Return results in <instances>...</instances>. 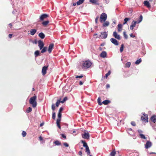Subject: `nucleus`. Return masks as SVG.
I'll use <instances>...</instances> for the list:
<instances>
[{"instance_id":"nucleus-60","label":"nucleus","mask_w":156,"mask_h":156,"mask_svg":"<svg viewBox=\"0 0 156 156\" xmlns=\"http://www.w3.org/2000/svg\"><path fill=\"white\" fill-rule=\"evenodd\" d=\"M105 1V2L106 4H108L109 2V0H104Z\"/></svg>"},{"instance_id":"nucleus-34","label":"nucleus","mask_w":156,"mask_h":156,"mask_svg":"<svg viewBox=\"0 0 156 156\" xmlns=\"http://www.w3.org/2000/svg\"><path fill=\"white\" fill-rule=\"evenodd\" d=\"M84 1V0H79L76 2L77 5H79L82 4L83 2Z\"/></svg>"},{"instance_id":"nucleus-18","label":"nucleus","mask_w":156,"mask_h":156,"mask_svg":"<svg viewBox=\"0 0 156 156\" xmlns=\"http://www.w3.org/2000/svg\"><path fill=\"white\" fill-rule=\"evenodd\" d=\"M30 34L32 35H34L36 32L37 30L35 29H31L30 31Z\"/></svg>"},{"instance_id":"nucleus-53","label":"nucleus","mask_w":156,"mask_h":156,"mask_svg":"<svg viewBox=\"0 0 156 156\" xmlns=\"http://www.w3.org/2000/svg\"><path fill=\"white\" fill-rule=\"evenodd\" d=\"M63 108L62 107H61L59 109L58 112L61 113V112L63 111Z\"/></svg>"},{"instance_id":"nucleus-15","label":"nucleus","mask_w":156,"mask_h":156,"mask_svg":"<svg viewBox=\"0 0 156 156\" xmlns=\"http://www.w3.org/2000/svg\"><path fill=\"white\" fill-rule=\"evenodd\" d=\"M150 119L153 123H155L156 122V115H152L151 118Z\"/></svg>"},{"instance_id":"nucleus-59","label":"nucleus","mask_w":156,"mask_h":156,"mask_svg":"<svg viewBox=\"0 0 156 156\" xmlns=\"http://www.w3.org/2000/svg\"><path fill=\"white\" fill-rule=\"evenodd\" d=\"M83 82L81 81H80L79 82V84L80 85H83Z\"/></svg>"},{"instance_id":"nucleus-20","label":"nucleus","mask_w":156,"mask_h":156,"mask_svg":"<svg viewBox=\"0 0 156 156\" xmlns=\"http://www.w3.org/2000/svg\"><path fill=\"white\" fill-rule=\"evenodd\" d=\"M38 36L41 39H43L45 37V34L42 32L40 33Z\"/></svg>"},{"instance_id":"nucleus-16","label":"nucleus","mask_w":156,"mask_h":156,"mask_svg":"<svg viewBox=\"0 0 156 156\" xmlns=\"http://www.w3.org/2000/svg\"><path fill=\"white\" fill-rule=\"evenodd\" d=\"M144 5L146 6L148 8H150L151 7V5H150L149 2L147 0L145 1L144 2Z\"/></svg>"},{"instance_id":"nucleus-8","label":"nucleus","mask_w":156,"mask_h":156,"mask_svg":"<svg viewBox=\"0 0 156 156\" xmlns=\"http://www.w3.org/2000/svg\"><path fill=\"white\" fill-rule=\"evenodd\" d=\"M137 23V21L135 20H133L131 23V25L130 27V29L132 30L134 29V27L136 26Z\"/></svg>"},{"instance_id":"nucleus-5","label":"nucleus","mask_w":156,"mask_h":156,"mask_svg":"<svg viewBox=\"0 0 156 156\" xmlns=\"http://www.w3.org/2000/svg\"><path fill=\"white\" fill-rule=\"evenodd\" d=\"M38 45L39 47L40 50H41L44 45V44L43 42L41 40H39L38 41Z\"/></svg>"},{"instance_id":"nucleus-54","label":"nucleus","mask_w":156,"mask_h":156,"mask_svg":"<svg viewBox=\"0 0 156 156\" xmlns=\"http://www.w3.org/2000/svg\"><path fill=\"white\" fill-rule=\"evenodd\" d=\"M61 136L64 138H66V136L64 134H61Z\"/></svg>"},{"instance_id":"nucleus-19","label":"nucleus","mask_w":156,"mask_h":156,"mask_svg":"<svg viewBox=\"0 0 156 156\" xmlns=\"http://www.w3.org/2000/svg\"><path fill=\"white\" fill-rule=\"evenodd\" d=\"M98 0H90V2L95 5H99V3L98 2Z\"/></svg>"},{"instance_id":"nucleus-10","label":"nucleus","mask_w":156,"mask_h":156,"mask_svg":"<svg viewBox=\"0 0 156 156\" xmlns=\"http://www.w3.org/2000/svg\"><path fill=\"white\" fill-rule=\"evenodd\" d=\"M54 46V44L53 43H51L49 45L48 49V51L49 53H51Z\"/></svg>"},{"instance_id":"nucleus-13","label":"nucleus","mask_w":156,"mask_h":156,"mask_svg":"<svg viewBox=\"0 0 156 156\" xmlns=\"http://www.w3.org/2000/svg\"><path fill=\"white\" fill-rule=\"evenodd\" d=\"M47 68L48 67L46 66H44L43 67L42 70V73L43 75H44L46 74Z\"/></svg>"},{"instance_id":"nucleus-28","label":"nucleus","mask_w":156,"mask_h":156,"mask_svg":"<svg viewBox=\"0 0 156 156\" xmlns=\"http://www.w3.org/2000/svg\"><path fill=\"white\" fill-rule=\"evenodd\" d=\"M53 143L54 144H55V145H58V146H60L61 145V143L59 142V141L58 140H56V141H55Z\"/></svg>"},{"instance_id":"nucleus-51","label":"nucleus","mask_w":156,"mask_h":156,"mask_svg":"<svg viewBox=\"0 0 156 156\" xmlns=\"http://www.w3.org/2000/svg\"><path fill=\"white\" fill-rule=\"evenodd\" d=\"M131 125L133 126H136V123L134 121H132L131 122Z\"/></svg>"},{"instance_id":"nucleus-50","label":"nucleus","mask_w":156,"mask_h":156,"mask_svg":"<svg viewBox=\"0 0 156 156\" xmlns=\"http://www.w3.org/2000/svg\"><path fill=\"white\" fill-rule=\"evenodd\" d=\"M63 144L66 147H68L69 146V144L67 143L66 142L64 143H63Z\"/></svg>"},{"instance_id":"nucleus-63","label":"nucleus","mask_w":156,"mask_h":156,"mask_svg":"<svg viewBox=\"0 0 156 156\" xmlns=\"http://www.w3.org/2000/svg\"><path fill=\"white\" fill-rule=\"evenodd\" d=\"M138 132L139 133H142L143 132L141 130H140V129H138Z\"/></svg>"},{"instance_id":"nucleus-46","label":"nucleus","mask_w":156,"mask_h":156,"mask_svg":"<svg viewBox=\"0 0 156 156\" xmlns=\"http://www.w3.org/2000/svg\"><path fill=\"white\" fill-rule=\"evenodd\" d=\"M55 112H53L52 115V118L53 119H55Z\"/></svg>"},{"instance_id":"nucleus-45","label":"nucleus","mask_w":156,"mask_h":156,"mask_svg":"<svg viewBox=\"0 0 156 156\" xmlns=\"http://www.w3.org/2000/svg\"><path fill=\"white\" fill-rule=\"evenodd\" d=\"M83 75L82 74V75H80V76H76V77H75V78H76V79H77V78H82V77H83Z\"/></svg>"},{"instance_id":"nucleus-23","label":"nucleus","mask_w":156,"mask_h":156,"mask_svg":"<svg viewBox=\"0 0 156 156\" xmlns=\"http://www.w3.org/2000/svg\"><path fill=\"white\" fill-rule=\"evenodd\" d=\"M151 126H152L153 129L155 131H156V123H151Z\"/></svg>"},{"instance_id":"nucleus-39","label":"nucleus","mask_w":156,"mask_h":156,"mask_svg":"<svg viewBox=\"0 0 156 156\" xmlns=\"http://www.w3.org/2000/svg\"><path fill=\"white\" fill-rule=\"evenodd\" d=\"M67 100V98L66 97H65L62 101H60L61 103H63L65 101Z\"/></svg>"},{"instance_id":"nucleus-29","label":"nucleus","mask_w":156,"mask_h":156,"mask_svg":"<svg viewBox=\"0 0 156 156\" xmlns=\"http://www.w3.org/2000/svg\"><path fill=\"white\" fill-rule=\"evenodd\" d=\"M85 148L86 152L87 153V155H89L90 154V151L88 146L85 147Z\"/></svg>"},{"instance_id":"nucleus-38","label":"nucleus","mask_w":156,"mask_h":156,"mask_svg":"<svg viewBox=\"0 0 156 156\" xmlns=\"http://www.w3.org/2000/svg\"><path fill=\"white\" fill-rule=\"evenodd\" d=\"M124 45L123 44H122L121 45V46L120 48V50L121 52H122L123 50V48H124Z\"/></svg>"},{"instance_id":"nucleus-41","label":"nucleus","mask_w":156,"mask_h":156,"mask_svg":"<svg viewBox=\"0 0 156 156\" xmlns=\"http://www.w3.org/2000/svg\"><path fill=\"white\" fill-rule=\"evenodd\" d=\"M32 109L30 107H29L27 110H26V112L27 113H29L32 111Z\"/></svg>"},{"instance_id":"nucleus-44","label":"nucleus","mask_w":156,"mask_h":156,"mask_svg":"<svg viewBox=\"0 0 156 156\" xmlns=\"http://www.w3.org/2000/svg\"><path fill=\"white\" fill-rule=\"evenodd\" d=\"M22 134L23 137H25L27 135V133L25 131H23Z\"/></svg>"},{"instance_id":"nucleus-36","label":"nucleus","mask_w":156,"mask_h":156,"mask_svg":"<svg viewBox=\"0 0 156 156\" xmlns=\"http://www.w3.org/2000/svg\"><path fill=\"white\" fill-rule=\"evenodd\" d=\"M116 154V152L115 150H113L110 153V155L111 156H115Z\"/></svg>"},{"instance_id":"nucleus-52","label":"nucleus","mask_w":156,"mask_h":156,"mask_svg":"<svg viewBox=\"0 0 156 156\" xmlns=\"http://www.w3.org/2000/svg\"><path fill=\"white\" fill-rule=\"evenodd\" d=\"M99 16H97L96 18L95 19V22L96 23H98V20L99 19Z\"/></svg>"},{"instance_id":"nucleus-26","label":"nucleus","mask_w":156,"mask_h":156,"mask_svg":"<svg viewBox=\"0 0 156 156\" xmlns=\"http://www.w3.org/2000/svg\"><path fill=\"white\" fill-rule=\"evenodd\" d=\"M81 142L83 144V147H88L87 143L85 141L81 140Z\"/></svg>"},{"instance_id":"nucleus-58","label":"nucleus","mask_w":156,"mask_h":156,"mask_svg":"<svg viewBox=\"0 0 156 156\" xmlns=\"http://www.w3.org/2000/svg\"><path fill=\"white\" fill-rule=\"evenodd\" d=\"M57 126L58 127L59 129H61V126L60 125L59 123H56Z\"/></svg>"},{"instance_id":"nucleus-57","label":"nucleus","mask_w":156,"mask_h":156,"mask_svg":"<svg viewBox=\"0 0 156 156\" xmlns=\"http://www.w3.org/2000/svg\"><path fill=\"white\" fill-rule=\"evenodd\" d=\"M130 37H135V36L134 35H133V34L132 33L131 34H130Z\"/></svg>"},{"instance_id":"nucleus-42","label":"nucleus","mask_w":156,"mask_h":156,"mask_svg":"<svg viewBox=\"0 0 156 156\" xmlns=\"http://www.w3.org/2000/svg\"><path fill=\"white\" fill-rule=\"evenodd\" d=\"M123 34L125 39H127L128 38V37L127 35L126 34V33L125 31H124L123 32Z\"/></svg>"},{"instance_id":"nucleus-27","label":"nucleus","mask_w":156,"mask_h":156,"mask_svg":"<svg viewBox=\"0 0 156 156\" xmlns=\"http://www.w3.org/2000/svg\"><path fill=\"white\" fill-rule=\"evenodd\" d=\"M110 102V101H109V100H105L103 101L102 102V104H104L105 105H107Z\"/></svg>"},{"instance_id":"nucleus-4","label":"nucleus","mask_w":156,"mask_h":156,"mask_svg":"<svg viewBox=\"0 0 156 156\" xmlns=\"http://www.w3.org/2000/svg\"><path fill=\"white\" fill-rule=\"evenodd\" d=\"M83 138L85 139H88L89 138L90 135L87 131L85 130L83 134L82 135Z\"/></svg>"},{"instance_id":"nucleus-6","label":"nucleus","mask_w":156,"mask_h":156,"mask_svg":"<svg viewBox=\"0 0 156 156\" xmlns=\"http://www.w3.org/2000/svg\"><path fill=\"white\" fill-rule=\"evenodd\" d=\"M49 17V15L46 14H43L41 15L40 17V20L43 21L45 19Z\"/></svg>"},{"instance_id":"nucleus-25","label":"nucleus","mask_w":156,"mask_h":156,"mask_svg":"<svg viewBox=\"0 0 156 156\" xmlns=\"http://www.w3.org/2000/svg\"><path fill=\"white\" fill-rule=\"evenodd\" d=\"M109 24V23L108 21H105V22L103 24V26L104 27H105L108 26Z\"/></svg>"},{"instance_id":"nucleus-12","label":"nucleus","mask_w":156,"mask_h":156,"mask_svg":"<svg viewBox=\"0 0 156 156\" xmlns=\"http://www.w3.org/2000/svg\"><path fill=\"white\" fill-rule=\"evenodd\" d=\"M107 54L106 52L105 51H103L100 54V56L101 57L105 58L106 57Z\"/></svg>"},{"instance_id":"nucleus-14","label":"nucleus","mask_w":156,"mask_h":156,"mask_svg":"<svg viewBox=\"0 0 156 156\" xmlns=\"http://www.w3.org/2000/svg\"><path fill=\"white\" fill-rule=\"evenodd\" d=\"M107 34L105 32H102L101 33V36L102 39H105L107 38Z\"/></svg>"},{"instance_id":"nucleus-1","label":"nucleus","mask_w":156,"mask_h":156,"mask_svg":"<svg viewBox=\"0 0 156 156\" xmlns=\"http://www.w3.org/2000/svg\"><path fill=\"white\" fill-rule=\"evenodd\" d=\"M92 63L89 60H85L82 63V68L83 69H87L90 68L91 65Z\"/></svg>"},{"instance_id":"nucleus-11","label":"nucleus","mask_w":156,"mask_h":156,"mask_svg":"<svg viewBox=\"0 0 156 156\" xmlns=\"http://www.w3.org/2000/svg\"><path fill=\"white\" fill-rule=\"evenodd\" d=\"M113 35L116 39L119 40L121 39L119 35L118 34L116 31H115L113 32Z\"/></svg>"},{"instance_id":"nucleus-21","label":"nucleus","mask_w":156,"mask_h":156,"mask_svg":"<svg viewBox=\"0 0 156 156\" xmlns=\"http://www.w3.org/2000/svg\"><path fill=\"white\" fill-rule=\"evenodd\" d=\"M34 55L35 57H37L39 55H41L40 51L38 50L36 51L34 53Z\"/></svg>"},{"instance_id":"nucleus-24","label":"nucleus","mask_w":156,"mask_h":156,"mask_svg":"<svg viewBox=\"0 0 156 156\" xmlns=\"http://www.w3.org/2000/svg\"><path fill=\"white\" fill-rule=\"evenodd\" d=\"M49 23V21L47 20L46 21L43 22L42 23V24L43 25V26H46Z\"/></svg>"},{"instance_id":"nucleus-62","label":"nucleus","mask_w":156,"mask_h":156,"mask_svg":"<svg viewBox=\"0 0 156 156\" xmlns=\"http://www.w3.org/2000/svg\"><path fill=\"white\" fill-rule=\"evenodd\" d=\"M106 88H108L110 87V85L108 84H107L106 85Z\"/></svg>"},{"instance_id":"nucleus-48","label":"nucleus","mask_w":156,"mask_h":156,"mask_svg":"<svg viewBox=\"0 0 156 156\" xmlns=\"http://www.w3.org/2000/svg\"><path fill=\"white\" fill-rule=\"evenodd\" d=\"M51 108L53 111L55 110V106L54 104H53L51 106Z\"/></svg>"},{"instance_id":"nucleus-49","label":"nucleus","mask_w":156,"mask_h":156,"mask_svg":"<svg viewBox=\"0 0 156 156\" xmlns=\"http://www.w3.org/2000/svg\"><path fill=\"white\" fill-rule=\"evenodd\" d=\"M58 118H60L61 119V116H62V114L61 113L58 112Z\"/></svg>"},{"instance_id":"nucleus-64","label":"nucleus","mask_w":156,"mask_h":156,"mask_svg":"<svg viewBox=\"0 0 156 156\" xmlns=\"http://www.w3.org/2000/svg\"><path fill=\"white\" fill-rule=\"evenodd\" d=\"M39 140L40 141H41V140H43V138L41 136H40L39 137Z\"/></svg>"},{"instance_id":"nucleus-9","label":"nucleus","mask_w":156,"mask_h":156,"mask_svg":"<svg viewBox=\"0 0 156 156\" xmlns=\"http://www.w3.org/2000/svg\"><path fill=\"white\" fill-rule=\"evenodd\" d=\"M110 41L111 42L115 45H119V43L118 41L115 39L114 38H111L110 39Z\"/></svg>"},{"instance_id":"nucleus-55","label":"nucleus","mask_w":156,"mask_h":156,"mask_svg":"<svg viewBox=\"0 0 156 156\" xmlns=\"http://www.w3.org/2000/svg\"><path fill=\"white\" fill-rule=\"evenodd\" d=\"M61 119H60V118H58L57 119L56 123H59V122L61 121Z\"/></svg>"},{"instance_id":"nucleus-31","label":"nucleus","mask_w":156,"mask_h":156,"mask_svg":"<svg viewBox=\"0 0 156 156\" xmlns=\"http://www.w3.org/2000/svg\"><path fill=\"white\" fill-rule=\"evenodd\" d=\"M142 20H143V16H142V15H140V18H139V20H138L137 22V23H140L142 21Z\"/></svg>"},{"instance_id":"nucleus-17","label":"nucleus","mask_w":156,"mask_h":156,"mask_svg":"<svg viewBox=\"0 0 156 156\" xmlns=\"http://www.w3.org/2000/svg\"><path fill=\"white\" fill-rule=\"evenodd\" d=\"M145 115H146V117H144L143 116H141V120L144 122H148V118L147 117V114H145Z\"/></svg>"},{"instance_id":"nucleus-40","label":"nucleus","mask_w":156,"mask_h":156,"mask_svg":"<svg viewBox=\"0 0 156 156\" xmlns=\"http://www.w3.org/2000/svg\"><path fill=\"white\" fill-rule=\"evenodd\" d=\"M131 63L130 62H127L125 64V66L127 67H129L130 66Z\"/></svg>"},{"instance_id":"nucleus-7","label":"nucleus","mask_w":156,"mask_h":156,"mask_svg":"<svg viewBox=\"0 0 156 156\" xmlns=\"http://www.w3.org/2000/svg\"><path fill=\"white\" fill-rule=\"evenodd\" d=\"M152 143L149 141H147L145 144V148L146 149H148L150 148L152 146Z\"/></svg>"},{"instance_id":"nucleus-32","label":"nucleus","mask_w":156,"mask_h":156,"mask_svg":"<svg viewBox=\"0 0 156 156\" xmlns=\"http://www.w3.org/2000/svg\"><path fill=\"white\" fill-rule=\"evenodd\" d=\"M142 61V60L141 58H140L137 60H136V62H135V64L136 65H138Z\"/></svg>"},{"instance_id":"nucleus-3","label":"nucleus","mask_w":156,"mask_h":156,"mask_svg":"<svg viewBox=\"0 0 156 156\" xmlns=\"http://www.w3.org/2000/svg\"><path fill=\"white\" fill-rule=\"evenodd\" d=\"M107 18V14L105 13H102L100 17V22L102 23V22H105Z\"/></svg>"},{"instance_id":"nucleus-35","label":"nucleus","mask_w":156,"mask_h":156,"mask_svg":"<svg viewBox=\"0 0 156 156\" xmlns=\"http://www.w3.org/2000/svg\"><path fill=\"white\" fill-rule=\"evenodd\" d=\"M101 100L100 97H99L98 98L97 100L98 103V105H101L102 104V102L101 101Z\"/></svg>"},{"instance_id":"nucleus-47","label":"nucleus","mask_w":156,"mask_h":156,"mask_svg":"<svg viewBox=\"0 0 156 156\" xmlns=\"http://www.w3.org/2000/svg\"><path fill=\"white\" fill-rule=\"evenodd\" d=\"M111 73L110 71H109L105 75V77L107 78L108 76L110 75Z\"/></svg>"},{"instance_id":"nucleus-30","label":"nucleus","mask_w":156,"mask_h":156,"mask_svg":"<svg viewBox=\"0 0 156 156\" xmlns=\"http://www.w3.org/2000/svg\"><path fill=\"white\" fill-rule=\"evenodd\" d=\"M47 50V48L46 47H44L41 51V53H43L45 52Z\"/></svg>"},{"instance_id":"nucleus-2","label":"nucleus","mask_w":156,"mask_h":156,"mask_svg":"<svg viewBox=\"0 0 156 156\" xmlns=\"http://www.w3.org/2000/svg\"><path fill=\"white\" fill-rule=\"evenodd\" d=\"M37 97L35 96L31 97L30 99V104L32 105L33 107H35L37 105V103L36 101Z\"/></svg>"},{"instance_id":"nucleus-22","label":"nucleus","mask_w":156,"mask_h":156,"mask_svg":"<svg viewBox=\"0 0 156 156\" xmlns=\"http://www.w3.org/2000/svg\"><path fill=\"white\" fill-rule=\"evenodd\" d=\"M130 20V18H126L124 19V22L123 23V25H124L126 24L127 22Z\"/></svg>"},{"instance_id":"nucleus-33","label":"nucleus","mask_w":156,"mask_h":156,"mask_svg":"<svg viewBox=\"0 0 156 156\" xmlns=\"http://www.w3.org/2000/svg\"><path fill=\"white\" fill-rule=\"evenodd\" d=\"M122 25L121 24H119L118 25V31H120L122 30Z\"/></svg>"},{"instance_id":"nucleus-56","label":"nucleus","mask_w":156,"mask_h":156,"mask_svg":"<svg viewBox=\"0 0 156 156\" xmlns=\"http://www.w3.org/2000/svg\"><path fill=\"white\" fill-rule=\"evenodd\" d=\"M79 154L80 156H82V152L81 151H80L79 153Z\"/></svg>"},{"instance_id":"nucleus-37","label":"nucleus","mask_w":156,"mask_h":156,"mask_svg":"<svg viewBox=\"0 0 156 156\" xmlns=\"http://www.w3.org/2000/svg\"><path fill=\"white\" fill-rule=\"evenodd\" d=\"M140 138L141 139H146L147 138L143 134L140 133Z\"/></svg>"},{"instance_id":"nucleus-61","label":"nucleus","mask_w":156,"mask_h":156,"mask_svg":"<svg viewBox=\"0 0 156 156\" xmlns=\"http://www.w3.org/2000/svg\"><path fill=\"white\" fill-rule=\"evenodd\" d=\"M12 34H9V37L10 38H12Z\"/></svg>"},{"instance_id":"nucleus-43","label":"nucleus","mask_w":156,"mask_h":156,"mask_svg":"<svg viewBox=\"0 0 156 156\" xmlns=\"http://www.w3.org/2000/svg\"><path fill=\"white\" fill-rule=\"evenodd\" d=\"M61 103L60 100L58 99L56 103V106L57 107H58L60 104Z\"/></svg>"}]
</instances>
